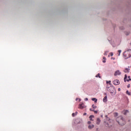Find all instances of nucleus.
<instances>
[{
  "label": "nucleus",
  "instance_id": "nucleus-1",
  "mask_svg": "<svg viewBox=\"0 0 131 131\" xmlns=\"http://www.w3.org/2000/svg\"><path fill=\"white\" fill-rule=\"evenodd\" d=\"M116 121L120 124V125H124L125 124V121L122 116L118 117L116 119Z\"/></svg>",
  "mask_w": 131,
  "mask_h": 131
},
{
  "label": "nucleus",
  "instance_id": "nucleus-2",
  "mask_svg": "<svg viewBox=\"0 0 131 131\" xmlns=\"http://www.w3.org/2000/svg\"><path fill=\"white\" fill-rule=\"evenodd\" d=\"M107 91L111 93V94H114V95H115V93H114V92H115V87L111 86L110 88H108Z\"/></svg>",
  "mask_w": 131,
  "mask_h": 131
},
{
  "label": "nucleus",
  "instance_id": "nucleus-3",
  "mask_svg": "<svg viewBox=\"0 0 131 131\" xmlns=\"http://www.w3.org/2000/svg\"><path fill=\"white\" fill-rule=\"evenodd\" d=\"M103 125H104V126H105V127H108V128L112 127V125L110 123H109L107 121L104 122Z\"/></svg>",
  "mask_w": 131,
  "mask_h": 131
},
{
  "label": "nucleus",
  "instance_id": "nucleus-4",
  "mask_svg": "<svg viewBox=\"0 0 131 131\" xmlns=\"http://www.w3.org/2000/svg\"><path fill=\"white\" fill-rule=\"evenodd\" d=\"M113 83L114 84H115V85H118V84L120 83V82L118 80L116 79V80H114L113 81Z\"/></svg>",
  "mask_w": 131,
  "mask_h": 131
},
{
  "label": "nucleus",
  "instance_id": "nucleus-5",
  "mask_svg": "<svg viewBox=\"0 0 131 131\" xmlns=\"http://www.w3.org/2000/svg\"><path fill=\"white\" fill-rule=\"evenodd\" d=\"M125 53H126V51H125L123 53V55L124 56V58L126 59H128L129 58H131V54H128V57H127L126 55H124V54H125Z\"/></svg>",
  "mask_w": 131,
  "mask_h": 131
},
{
  "label": "nucleus",
  "instance_id": "nucleus-6",
  "mask_svg": "<svg viewBox=\"0 0 131 131\" xmlns=\"http://www.w3.org/2000/svg\"><path fill=\"white\" fill-rule=\"evenodd\" d=\"M121 75V72H120V71L119 70H117L114 73L115 76H117V75Z\"/></svg>",
  "mask_w": 131,
  "mask_h": 131
},
{
  "label": "nucleus",
  "instance_id": "nucleus-7",
  "mask_svg": "<svg viewBox=\"0 0 131 131\" xmlns=\"http://www.w3.org/2000/svg\"><path fill=\"white\" fill-rule=\"evenodd\" d=\"M79 108L80 109H83L84 108V104L83 103L79 104Z\"/></svg>",
  "mask_w": 131,
  "mask_h": 131
},
{
  "label": "nucleus",
  "instance_id": "nucleus-8",
  "mask_svg": "<svg viewBox=\"0 0 131 131\" xmlns=\"http://www.w3.org/2000/svg\"><path fill=\"white\" fill-rule=\"evenodd\" d=\"M94 127H95V125H89L88 126V128L89 129H92V128H94Z\"/></svg>",
  "mask_w": 131,
  "mask_h": 131
},
{
  "label": "nucleus",
  "instance_id": "nucleus-9",
  "mask_svg": "<svg viewBox=\"0 0 131 131\" xmlns=\"http://www.w3.org/2000/svg\"><path fill=\"white\" fill-rule=\"evenodd\" d=\"M100 122H101V120L100 119V118H98L97 119L96 124L97 125L100 124Z\"/></svg>",
  "mask_w": 131,
  "mask_h": 131
},
{
  "label": "nucleus",
  "instance_id": "nucleus-10",
  "mask_svg": "<svg viewBox=\"0 0 131 131\" xmlns=\"http://www.w3.org/2000/svg\"><path fill=\"white\" fill-rule=\"evenodd\" d=\"M107 96H106L103 99V102H104V103H106L107 102Z\"/></svg>",
  "mask_w": 131,
  "mask_h": 131
},
{
  "label": "nucleus",
  "instance_id": "nucleus-11",
  "mask_svg": "<svg viewBox=\"0 0 131 131\" xmlns=\"http://www.w3.org/2000/svg\"><path fill=\"white\" fill-rule=\"evenodd\" d=\"M94 117H95V116H94V115H91L89 117L90 120H91L92 121H93L94 120H93V118H94Z\"/></svg>",
  "mask_w": 131,
  "mask_h": 131
},
{
  "label": "nucleus",
  "instance_id": "nucleus-12",
  "mask_svg": "<svg viewBox=\"0 0 131 131\" xmlns=\"http://www.w3.org/2000/svg\"><path fill=\"white\" fill-rule=\"evenodd\" d=\"M124 72H125V73H126L127 72H129V69L128 68L125 69Z\"/></svg>",
  "mask_w": 131,
  "mask_h": 131
},
{
  "label": "nucleus",
  "instance_id": "nucleus-13",
  "mask_svg": "<svg viewBox=\"0 0 131 131\" xmlns=\"http://www.w3.org/2000/svg\"><path fill=\"white\" fill-rule=\"evenodd\" d=\"M92 101H94L95 102V103H97L98 99H97V98H92Z\"/></svg>",
  "mask_w": 131,
  "mask_h": 131
},
{
  "label": "nucleus",
  "instance_id": "nucleus-14",
  "mask_svg": "<svg viewBox=\"0 0 131 131\" xmlns=\"http://www.w3.org/2000/svg\"><path fill=\"white\" fill-rule=\"evenodd\" d=\"M127 78V75H125V77L124 78V82H126V79Z\"/></svg>",
  "mask_w": 131,
  "mask_h": 131
},
{
  "label": "nucleus",
  "instance_id": "nucleus-15",
  "mask_svg": "<svg viewBox=\"0 0 131 131\" xmlns=\"http://www.w3.org/2000/svg\"><path fill=\"white\" fill-rule=\"evenodd\" d=\"M95 77H99V78H101V74L98 73L97 75H96Z\"/></svg>",
  "mask_w": 131,
  "mask_h": 131
},
{
  "label": "nucleus",
  "instance_id": "nucleus-16",
  "mask_svg": "<svg viewBox=\"0 0 131 131\" xmlns=\"http://www.w3.org/2000/svg\"><path fill=\"white\" fill-rule=\"evenodd\" d=\"M103 59L104 60L102 61L103 63H106V57H103Z\"/></svg>",
  "mask_w": 131,
  "mask_h": 131
},
{
  "label": "nucleus",
  "instance_id": "nucleus-17",
  "mask_svg": "<svg viewBox=\"0 0 131 131\" xmlns=\"http://www.w3.org/2000/svg\"><path fill=\"white\" fill-rule=\"evenodd\" d=\"M128 78L129 79H126V81H130V80H131V79H130V76H128Z\"/></svg>",
  "mask_w": 131,
  "mask_h": 131
},
{
  "label": "nucleus",
  "instance_id": "nucleus-18",
  "mask_svg": "<svg viewBox=\"0 0 131 131\" xmlns=\"http://www.w3.org/2000/svg\"><path fill=\"white\" fill-rule=\"evenodd\" d=\"M127 113H128V110L125 111L124 113V115H126Z\"/></svg>",
  "mask_w": 131,
  "mask_h": 131
},
{
  "label": "nucleus",
  "instance_id": "nucleus-19",
  "mask_svg": "<svg viewBox=\"0 0 131 131\" xmlns=\"http://www.w3.org/2000/svg\"><path fill=\"white\" fill-rule=\"evenodd\" d=\"M107 53H109V50L105 51L104 53V56H107Z\"/></svg>",
  "mask_w": 131,
  "mask_h": 131
},
{
  "label": "nucleus",
  "instance_id": "nucleus-20",
  "mask_svg": "<svg viewBox=\"0 0 131 131\" xmlns=\"http://www.w3.org/2000/svg\"><path fill=\"white\" fill-rule=\"evenodd\" d=\"M126 93L127 95H128V96H130V93H129L128 91H126Z\"/></svg>",
  "mask_w": 131,
  "mask_h": 131
},
{
  "label": "nucleus",
  "instance_id": "nucleus-21",
  "mask_svg": "<svg viewBox=\"0 0 131 131\" xmlns=\"http://www.w3.org/2000/svg\"><path fill=\"white\" fill-rule=\"evenodd\" d=\"M92 107L94 108V109H96V108H97V106L93 104L92 105Z\"/></svg>",
  "mask_w": 131,
  "mask_h": 131
},
{
  "label": "nucleus",
  "instance_id": "nucleus-22",
  "mask_svg": "<svg viewBox=\"0 0 131 131\" xmlns=\"http://www.w3.org/2000/svg\"><path fill=\"white\" fill-rule=\"evenodd\" d=\"M118 53H119V55H118V56H120V53H121V50H118Z\"/></svg>",
  "mask_w": 131,
  "mask_h": 131
},
{
  "label": "nucleus",
  "instance_id": "nucleus-23",
  "mask_svg": "<svg viewBox=\"0 0 131 131\" xmlns=\"http://www.w3.org/2000/svg\"><path fill=\"white\" fill-rule=\"evenodd\" d=\"M115 116H116V117L118 116V113H115Z\"/></svg>",
  "mask_w": 131,
  "mask_h": 131
},
{
  "label": "nucleus",
  "instance_id": "nucleus-24",
  "mask_svg": "<svg viewBox=\"0 0 131 131\" xmlns=\"http://www.w3.org/2000/svg\"><path fill=\"white\" fill-rule=\"evenodd\" d=\"M94 113L97 114V113H98V111H94Z\"/></svg>",
  "mask_w": 131,
  "mask_h": 131
},
{
  "label": "nucleus",
  "instance_id": "nucleus-25",
  "mask_svg": "<svg viewBox=\"0 0 131 131\" xmlns=\"http://www.w3.org/2000/svg\"><path fill=\"white\" fill-rule=\"evenodd\" d=\"M127 88H130V84H128Z\"/></svg>",
  "mask_w": 131,
  "mask_h": 131
},
{
  "label": "nucleus",
  "instance_id": "nucleus-26",
  "mask_svg": "<svg viewBox=\"0 0 131 131\" xmlns=\"http://www.w3.org/2000/svg\"><path fill=\"white\" fill-rule=\"evenodd\" d=\"M88 124H91V123H92V122H91L90 121L88 122Z\"/></svg>",
  "mask_w": 131,
  "mask_h": 131
},
{
  "label": "nucleus",
  "instance_id": "nucleus-27",
  "mask_svg": "<svg viewBox=\"0 0 131 131\" xmlns=\"http://www.w3.org/2000/svg\"><path fill=\"white\" fill-rule=\"evenodd\" d=\"M110 55H111V56L112 57V56H113V52H111V53H110Z\"/></svg>",
  "mask_w": 131,
  "mask_h": 131
},
{
  "label": "nucleus",
  "instance_id": "nucleus-28",
  "mask_svg": "<svg viewBox=\"0 0 131 131\" xmlns=\"http://www.w3.org/2000/svg\"><path fill=\"white\" fill-rule=\"evenodd\" d=\"M89 99H88V98H86L84 99V101H88Z\"/></svg>",
  "mask_w": 131,
  "mask_h": 131
},
{
  "label": "nucleus",
  "instance_id": "nucleus-29",
  "mask_svg": "<svg viewBox=\"0 0 131 131\" xmlns=\"http://www.w3.org/2000/svg\"><path fill=\"white\" fill-rule=\"evenodd\" d=\"M90 111H92L93 112H94V111H95V110H92V108H90Z\"/></svg>",
  "mask_w": 131,
  "mask_h": 131
},
{
  "label": "nucleus",
  "instance_id": "nucleus-30",
  "mask_svg": "<svg viewBox=\"0 0 131 131\" xmlns=\"http://www.w3.org/2000/svg\"><path fill=\"white\" fill-rule=\"evenodd\" d=\"M72 116H73V117L75 116V113H73L72 114Z\"/></svg>",
  "mask_w": 131,
  "mask_h": 131
},
{
  "label": "nucleus",
  "instance_id": "nucleus-31",
  "mask_svg": "<svg viewBox=\"0 0 131 131\" xmlns=\"http://www.w3.org/2000/svg\"><path fill=\"white\" fill-rule=\"evenodd\" d=\"M118 91L119 92H120V91H121L120 88H118Z\"/></svg>",
  "mask_w": 131,
  "mask_h": 131
},
{
  "label": "nucleus",
  "instance_id": "nucleus-32",
  "mask_svg": "<svg viewBox=\"0 0 131 131\" xmlns=\"http://www.w3.org/2000/svg\"><path fill=\"white\" fill-rule=\"evenodd\" d=\"M108 88H110V87L108 86H106L107 91H108Z\"/></svg>",
  "mask_w": 131,
  "mask_h": 131
},
{
  "label": "nucleus",
  "instance_id": "nucleus-33",
  "mask_svg": "<svg viewBox=\"0 0 131 131\" xmlns=\"http://www.w3.org/2000/svg\"><path fill=\"white\" fill-rule=\"evenodd\" d=\"M83 115H84V116L86 115V113H84V114H83Z\"/></svg>",
  "mask_w": 131,
  "mask_h": 131
},
{
  "label": "nucleus",
  "instance_id": "nucleus-34",
  "mask_svg": "<svg viewBox=\"0 0 131 131\" xmlns=\"http://www.w3.org/2000/svg\"><path fill=\"white\" fill-rule=\"evenodd\" d=\"M80 101H81V99H79V102H80Z\"/></svg>",
  "mask_w": 131,
  "mask_h": 131
},
{
  "label": "nucleus",
  "instance_id": "nucleus-35",
  "mask_svg": "<svg viewBox=\"0 0 131 131\" xmlns=\"http://www.w3.org/2000/svg\"><path fill=\"white\" fill-rule=\"evenodd\" d=\"M77 113H78L77 112H75V114H76V115L77 114Z\"/></svg>",
  "mask_w": 131,
  "mask_h": 131
},
{
  "label": "nucleus",
  "instance_id": "nucleus-36",
  "mask_svg": "<svg viewBox=\"0 0 131 131\" xmlns=\"http://www.w3.org/2000/svg\"><path fill=\"white\" fill-rule=\"evenodd\" d=\"M77 100H78V98L76 99V101H77Z\"/></svg>",
  "mask_w": 131,
  "mask_h": 131
},
{
  "label": "nucleus",
  "instance_id": "nucleus-37",
  "mask_svg": "<svg viewBox=\"0 0 131 131\" xmlns=\"http://www.w3.org/2000/svg\"><path fill=\"white\" fill-rule=\"evenodd\" d=\"M113 60H115V58H113Z\"/></svg>",
  "mask_w": 131,
  "mask_h": 131
},
{
  "label": "nucleus",
  "instance_id": "nucleus-38",
  "mask_svg": "<svg viewBox=\"0 0 131 131\" xmlns=\"http://www.w3.org/2000/svg\"><path fill=\"white\" fill-rule=\"evenodd\" d=\"M108 82H111V81H109Z\"/></svg>",
  "mask_w": 131,
  "mask_h": 131
},
{
  "label": "nucleus",
  "instance_id": "nucleus-39",
  "mask_svg": "<svg viewBox=\"0 0 131 131\" xmlns=\"http://www.w3.org/2000/svg\"><path fill=\"white\" fill-rule=\"evenodd\" d=\"M106 83H108V81H106Z\"/></svg>",
  "mask_w": 131,
  "mask_h": 131
},
{
  "label": "nucleus",
  "instance_id": "nucleus-40",
  "mask_svg": "<svg viewBox=\"0 0 131 131\" xmlns=\"http://www.w3.org/2000/svg\"><path fill=\"white\" fill-rule=\"evenodd\" d=\"M130 45H131V42L130 43Z\"/></svg>",
  "mask_w": 131,
  "mask_h": 131
}]
</instances>
